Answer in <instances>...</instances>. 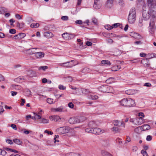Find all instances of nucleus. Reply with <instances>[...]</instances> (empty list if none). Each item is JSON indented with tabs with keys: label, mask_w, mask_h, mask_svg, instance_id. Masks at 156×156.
I'll return each instance as SVG.
<instances>
[{
	"label": "nucleus",
	"mask_w": 156,
	"mask_h": 156,
	"mask_svg": "<svg viewBox=\"0 0 156 156\" xmlns=\"http://www.w3.org/2000/svg\"><path fill=\"white\" fill-rule=\"evenodd\" d=\"M119 104L122 106L128 107H133L135 105V102L133 100L130 98L123 99L119 101Z\"/></svg>",
	"instance_id": "nucleus-1"
},
{
	"label": "nucleus",
	"mask_w": 156,
	"mask_h": 156,
	"mask_svg": "<svg viewBox=\"0 0 156 156\" xmlns=\"http://www.w3.org/2000/svg\"><path fill=\"white\" fill-rule=\"evenodd\" d=\"M100 91L105 93H113L114 91L112 87L106 85H101L98 87Z\"/></svg>",
	"instance_id": "nucleus-2"
},
{
	"label": "nucleus",
	"mask_w": 156,
	"mask_h": 156,
	"mask_svg": "<svg viewBox=\"0 0 156 156\" xmlns=\"http://www.w3.org/2000/svg\"><path fill=\"white\" fill-rule=\"evenodd\" d=\"M129 121L136 125H141L144 122V120L141 117L131 119Z\"/></svg>",
	"instance_id": "nucleus-3"
},
{
	"label": "nucleus",
	"mask_w": 156,
	"mask_h": 156,
	"mask_svg": "<svg viewBox=\"0 0 156 156\" xmlns=\"http://www.w3.org/2000/svg\"><path fill=\"white\" fill-rule=\"evenodd\" d=\"M70 130V128L68 126L60 127L56 129V132L60 134L68 133Z\"/></svg>",
	"instance_id": "nucleus-4"
},
{
	"label": "nucleus",
	"mask_w": 156,
	"mask_h": 156,
	"mask_svg": "<svg viewBox=\"0 0 156 156\" xmlns=\"http://www.w3.org/2000/svg\"><path fill=\"white\" fill-rule=\"evenodd\" d=\"M149 6H150L149 9V12H151L152 17H155L156 16V4H153Z\"/></svg>",
	"instance_id": "nucleus-5"
},
{
	"label": "nucleus",
	"mask_w": 156,
	"mask_h": 156,
	"mask_svg": "<svg viewBox=\"0 0 156 156\" xmlns=\"http://www.w3.org/2000/svg\"><path fill=\"white\" fill-rule=\"evenodd\" d=\"M102 3L101 0H94L93 7L96 9H99L101 8Z\"/></svg>",
	"instance_id": "nucleus-6"
},
{
	"label": "nucleus",
	"mask_w": 156,
	"mask_h": 156,
	"mask_svg": "<svg viewBox=\"0 0 156 156\" xmlns=\"http://www.w3.org/2000/svg\"><path fill=\"white\" fill-rule=\"evenodd\" d=\"M73 61V60H71L70 62H68L63 63H60L58 64L59 66L63 67H66L67 68L71 67L75 65V64L72 63Z\"/></svg>",
	"instance_id": "nucleus-7"
},
{
	"label": "nucleus",
	"mask_w": 156,
	"mask_h": 156,
	"mask_svg": "<svg viewBox=\"0 0 156 156\" xmlns=\"http://www.w3.org/2000/svg\"><path fill=\"white\" fill-rule=\"evenodd\" d=\"M142 16L145 20H148L151 16H152L151 12H149V10L148 11H146V10L143 11L142 12Z\"/></svg>",
	"instance_id": "nucleus-8"
},
{
	"label": "nucleus",
	"mask_w": 156,
	"mask_h": 156,
	"mask_svg": "<svg viewBox=\"0 0 156 156\" xmlns=\"http://www.w3.org/2000/svg\"><path fill=\"white\" fill-rule=\"evenodd\" d=\"M92 133L95 134H99L104 132V130H101V129L97 128H94L92 129Z\"/></svg>",
	"instance_id": "nucleus-9"
},
{
	"label": "nucleus",
	"mask_w": 156,
	"mask_h": 156,
	"mask_svg": "<svg viewBox=\"0 0 156 156\" xmlns=\"http://www.w3.org/2000/svg\"><path fill=\"white\" fill-rule=\"evenodd\" d=\"M155 24L153 22L149 23V31L151 34H153L154 31V27Z\"/></svg>",
	"instance_id": "nucleus-10"
},
{
	"label": "nucleus",
	"mask_w": 156,
	"mask_h": 156,
	"mask_svg": "<svg viewBox=\"0 0 156 156\" xmlns=\"http://www.w3.org/2000/svg\"><path fill=\"white\" fill-rule=\"evenodd\" d=\"M69 122L70 124H72L79 123L77 117L70 118L69 120Z\"/></svg>",
	"instance_id": "nucleus-11"
},
{
	"label": "nucleus",
	"mask_w": 156,
	"mask_h": 156,
	"mask_svg": "<svg viewBox=\"0 0 156 156\" xmlns=\"http://www.w3.org/2000/svg\"><path fill=\"white\" fill-rule=\"evenodd\" d=\"M49 119L55 122H60L61 119V118L58 115L51 116L49 117Z\"/></svg>",
	"instance_id": "nucleus-12"
},
{
	"label": "nucleus",
	"mask_w": 156,
	"mask_h": 156,
	"mask_svg": "<svg viewBox=\"0 0 156 156\" xmlns=\"http://www.w3.org/2000/svg\"><path fill=\"white\" fill-rule=\"evenodd\" d=\"M44 53L43 52H37L35 53L34 56L37 59H40L44 57Z\"/></svg>",
	"instance_id": "nucleus-13"
},
{
	"label": "nucleus",
	"mask_w": 156,
	"mask_h": 156,
	"mask_svg": "<svg viewBox=\"0 0 156 156\" xmlns=\"http://www.w3.org/2000/svg\"><path fill=\"white\" fill-rule=\"evenodd\" d=\"M26 36V34L24 33H21L18 34L14 36V38L17 40H20Z\"/></svg>",
	"instance_id": "nucleus-14"
},
{
	"label": "nucleus",
	"mask_w": 156,
	"mask_h": 156,
	"mask_svg": "<svg viewBox=\"0 0 156 156\" xmlns=\"http://www.w3.org/2000/svg\"><path fill=\"white\" fill-rule=\"evenodd\" d=\"M44 37L48 39H49L53 37V33L50 31H46L44 32Z\"/></svg>",
	"instance_id": "nucleus-15"
},
{
	"label": "nucleus",
	"mask_w": 156,
	"mask_h": 156,
	"mask_svg": "<svg viewBox=\"0 0 156 156\" xmlns=\"http://www.w3.org/2000/svg\"><path fill=\"white\" fill-rule=\"evenodd\" d=\"M39 48H31L28 49L27 50V53L29 55H32L33 54H34L35 53H36L35 51V50H36L37 49H39Z\"/></svg>",
	"instance_id": "nucleus-16"
},
{
	"label": "nucleus",
	"mask_w": 156,
	"mask_h": 156,
	"mask_svg": "<svg viewBox=\"0 0 156 156\" xmlns=\"http://www.w3.org/2000/svg\"><path fill=\"white\" fill-rule=\"evenodd\" d=\"M51 111L53 112H61L64 111V107L63 106H60L57 108H52Z\"/></svg>",
	"instance_id": "nucleus-17"
},
{
	"label": "nucleus",
	"mask_w": 156,
	"mask_h": 156,
	"mask_svg": "<svg viewBox=\"0 0 156 156\" xmlns=\"http://www.w3.org/2000/svg\"><path fill=\"white\" fill-rule=\"evenodd\" d=\"M139 127H140L141 130L142 131L147 130L150 129L151 128L150 126L147 124L143 125L141 126H139Z\"/></svg>",
	"instance_id": "nucleus-18"
},
{
	"label": "nucleus",
	"mask_w": 156,
	"mask_h": 156,
	"mask_svg": "<svg viewBox=\"0 0 156 156\" xmlns=\"http://www.w3.org/2000/svg\"><path fill=\"white\" fill-rule=\"evenodd\" d=\"M136 18V16H129L128 18L129 22L130 23H133L135 21Z\"/></svg>",
	"instance_id": "nucleus-19"
},
{
	"label": "nucleus",
	"mask_w": 156,
	"mask_h": 156,
	"mask_svg": "<svg viewBox=\"0 0 156 156\" xmlns=\"http://www.w3.org/2000/svg\"><path fill=\"white\" fill-rule=\"evenodd\" d=\"M114 0H107L106 5L109 8H111L113 5Z\"/></svg>",
	"instance_id": "nucleus-20"
},
{
	"label": "nucleus",
	"mask_w": 156,
	"mask_h": 156,
	"mask_svg": "<svg viewBox=\"0 0 156 156\" xmlns=\"http://www.w3.org/2000/svg\"><path fill=\"white\" fill-rule=\"evenodd\" d=\"M136 11L135 8H132L129 11V16H136Z\"/></svg>",
	"instance_id": "nucleus-21"
},
{
	"label": "nucleus",
	"mask_w": 156,
	"mask_h": 156,
	"mask_svg": "<svg viewBox=\"0 0 156 156\" xmlns=\"http://www.w3.org/2000/svg\"><path fill=\"white\" fill-rule=\"evenodd\" d=\"M141 63L145 67H148L150 65L149 61L146 59H144L141 60Z\"/></svg>",
	"instance_id": "nucleus-22"
},
{
	"label": "nucleus",
	"mask_w": 156,
	"mask_h": 156,
	"mask_svg": "<svg viewBox=\"0 0 156 156\" xmlns=\"http://www.w3.org/2000/svg\"><path fill=\"white\" fill-rule=\"evenodd\" d=\"M96 125L97 124L94 121H90L88 124V126L89 127H91L92 129L96 127Z\"/></svg>",
	"instance_id": "nucleus-23"
},
{
	"label": "nucleus",
	"mask_w": 156,
	"mask_h": 156,
	"mask_svg": "<svg viewBox=\"0 0 156 156\" xmlns=\"http://www.w3.org/2000/svg\"><path fill=\"white\" fill-rule=\"evenodd\" d=\"M11 89L13 90H20L21 89V87L18 85H12L11 86Z\"/></svg>",
	"instance_id": "nucleus-24"
},
{
	"label": "nucleus",
	"mask_w": 156,
	"mask_h": 156,
	"mask_svg": "<svg viewBox=\"0 0 156 156\" xmlns=\"http://www.w3.org/2000/svg\"><path fill=\"white\" fill-rule=\"evenodd\" d=\"M80 91H81L82 94L84 95H87L90 93L89 90L85 89H80Z\"/></svg>",
	"instance_id": "nucleus-25"
},
{
	"label": "nucleus",
	"mask_w": 156,
	"mask_h": 156,
	"mask_svg": "<svg viewBox=\"0 0 156 156\" xmlns=\"http://www.w3.org/2000/svg\"><path fill=\"white\" fill-rule=\"evenodd\" d=\"M121 68V66L119 65H116L112 67L111 70L113 71H117Z\"/></svg>",
	"instance_id": "nucleus-26"
},
{
	"label": "nucleus",
	"mask_w": 156,
	"mask_h": 156,
	"mask_svg": "<svg viewBox=\"0 0 156 156\" xmlns=\"http://www.w3.org/2000/svg\"><path fill=\"white\" fill-rule=\"evenodd\" d=\"M91 70L88 68H84L82 69L81 72L84 73H87L90 72Z\"/></svg>",
	"instance_id": "nucleus-27"
},
{
	"label": "nucleus",
	"mask_w": 156,
	"mask_h": 156,
	"mask_svg": "<svg viewBox=\"0 0 156 156\" xmlns=\"http://www.w3.org/2000/svg\"><path fill=\"white\" fill-rule=\"evenodd\" d=\"M13 141L14 143L19 145H21L22 144V141L18 139H13Z\"/></svg>",
	"instance_id": "nucleus-28"
},
{
	"label": "nucleus",
	"mask_w": 156,
	"mask_h": 156,
	"mask_svg": "<svg viewBox=\"0 0 156 156\" xmlns=\"http://www.w3.org/2000/svg\"><path fill=\"white\" fill-rule=\"evenodd\" d=\"M78 120V121H79V123L82 122L85 120H86V118L83 116H80L77 117Z\"/></svg>",
	"instance_id": "nucleus-29"
},
{
	"label": "nucleus",
	"mask_w": 156,
	"mask_h": 156,
	"mask_svg": "<svg viewBox=\"0 0 156 156\" xmlns=\"http://www.w3.org/2000/svg\"><path fill=\"white\" fill-rule=\"evenodd\" d=\"M75 36L76 35H75L73 34L69 33L67 38V40L72 39L74 38Z\"/></svg>",
	"instance_id": "nucleus-30"
},
{
	"label": "nucleus",
	"mask_w": 156,
	"mask_h": 156,
	"mask_svg": "<svg viewBox=\"0 0 156 156\" xmlns=\"http://www.w3.org/2000/svg\"><path fill=\"white\" fill-rule=\"evenodd\" d=\"M70 87L73 90H76L75 92H74L73 93L74 94H78V91H80V89L79 88H77L76 87H73V86H70Z\"/></svg>",
	"instance_id": "nucleus-31"
},
{
	"label": "nucleus",
	"mask_w": 156,
	"mask_h": 156,
	"mask_svg": "<svg viewBox=\"0 0 156 156\" xmlns=\"http://www.w3.org/2000/svg\"><path fill=\"white\" fill-rule=\"evenodd\" d=\"M98 96L95 95H90L88 96V98L92 100H96L98 98Z\"/></svg>",
	"instance_id": "nucleus-32"
},
{
	"label": "nucleus",
	"mask_w": 156,
	"mask_h": 156,
	"mask_svg": "<svg viewBox=\"0 0 156 156\" xmlns=\"http://www.w3.org/2000/svg\"><path fill=\"white\" fill-rule=\"evenodd\" d=\"M120 122L118 120H115L112 122V123L115 126H119L120 125Z\"/></svg>",
	"instance_id": "nucleus-33"
},
{
	"label": "nucleus",
	"mask_w": 156,
	"mask_h": 156,
	"mask_svg": "<svg viewBox=\"0 0 156 156\" xmlns=\"http://www.w3.org/2000/svg\"><path fill=\"white\" fill-rule=\"evenodd\" d=\"M69 33H64L62 34V37L66 40H67V38Z\"/></svg>",
	"instance_id": "nucleus-34"
},
{
	"label": "nucleus",
	"mask_w": 156,
	"mask_h": 156,
	"mask_svg": "<svg viewBox=\"0 0 156 156\" xmlns=\"http://www.w3.org/2000/svg\"><path fill=\"white\" fill-rule=\"evenodd\" d=\"M49 122V120L48 119L44 118L41 119L40 120V122L41 123H43L44 124L48 123Z\"/></svg>",
	"instance_id": "nucleus-35"
},
{
	"label": "nucleus",
	"mask_w": 156,
	"mask_h": 156,
	"mask_svg": "<svg viewBox=\"0 0 156 156\" xmlns=\"http://www.w3.org/2000/svg\"><path fill=\"white\" fill-rule=\"evenodd\" d=\"M77 41L79 43V44L80 45V46L79 47V48H80V49H83V48H84L83 47V46H82L83 43V42H81V40L80 39H78L77 40Z\"/></svg>",
	"instance_id": "nucleus-36"
},
{
	"label": "nucleus",
	"mask_w": 156,
	"mask_h": 156,
	"mask_svg": "<svg viewBox=\"0 0 156 156\" xmlns=\"http://www.w3.org/2000/svg\"><path fill=\"white\" fill-rule=\"evenodd\" d=\"M66 156H80V154H78L74 153H67L66 154Z\"/></svg>",
	"instance_id": "nucleus-37"
},
{
	"label": "nucleus",
	"mask_w": 156,
	"mask_h": 156,
	"mask_svg": "<svg viewBox=\"0 0 156 156\" xmlns=\"http://www.w3.org/2000/svg\"><path fill=\"white\" fill-rule=\"evenodd\" d=\"M39 24L38 23H32L30 26V27L32 28H37L38 27H39Z\"/></svg>",
	"instance_id": "nucleus-38"
},
{
	"label": "nucleus",
	"mask_w": 156,
	"mask_h": 156,
	"mask_svg": "<svg viewBox=\"0 0 156 156\" xmlns=\"http://www.w3.org/2000/svg\"><path fill=\"white\" fill-rule=\"evenodd\" d=\"M102 64H107V65H111V63L110 61L108 60H103L101 62Z\"/></svg>",
	"instance_id": "nucleus-39"
},
{
	"label": "nucleus",
	"mask_w": 156,
	"mask_h": 156,
	"mask_svg": "<svg viewBox=\"0 0 156 156\" xmlns=\"http://www.w3.org/2000/svg\"><path fill=\"white\" fill-rule=\"evenodd\" d=\"M111 130L112 132L115 133H116L118 132L119 128L117 127H113L111 129Z\"/></svg>",
	"instance_id": "nucleus-40"
},
{
	"label": "nucleus",
	"mask_w": 156,
	"mask_h": 156,
	"mask_svg": "<svg viewBox=\"0 0 156 156\" xmlns=\"http://www.w3.org/2000/svg\"><path fill=\"white\" fill-rule=\"evenodd\" d=\"M48 69V67L47 66H40L39 69L38 70L39 71L41 70H42L43 71H45L46 69Z\"/></svg>",
	"instance_id": "nucleus-41"
},
{
	"label": "nucleus",
	"mask_w": 156,
	"mask_h": 156,
	"mask_svg": "<svg viewBox=\"0 0 156 156\" xmlns=\"http://www.w3.org/2000/svg\"><path fill=\"white\" fill-rule=\"evenodd\" d=\"M156 54H154L153 53H149L147 55L148 57V59L154 57H155Z\"/></svg>",
	"instance_id": "nucleus-42"
},
{
	"label": "nucleus",
	"mask_w": 156,
	"mask_h": 156,
	"mask_svg": "<svg viewBox=\"0 0 156 156\" xmlns=\"http://www.w3.org/2000/svg\"><path fill=\"white\" fill-rule=\"evenodd\" d=\"M31 92L30 90H29L28 89H26L25 90V94H26V95L27 96H29L31 94Z\"/></svg>",
	"instance_id": "nucleus-43"
},
{
	"label": "nucleus",
	"mask_w": 156,
	"mask_h": 156,
	"mask_svg": "<svg viewBox=\"0 0 156 156\" xmlns=\"http://www.w3.org/2000/svg\"><path fill=\"white\" fill-rule=\"evenodd\" d=\"M117 2L121 6H123L124 5L123 0H116Z\"/></svg>",
	"instance_id": "nucleus-44"
},
{
	"label": "nucleus",
	"mask_w": 156,
	"mask_h": 156,
	"mask_svg": "<svg viewBox=\"0 0 156 156\" xmlns=\"http://www.w3.org/2000/svg\"><path fill=\"white\" fill-rule=\"evenodd\" d=\"M132 36L135 38H138L140 37V36L138 34L135 33H131ZM132 36V35H131Z\"/></svg>",
	"instance_id": "nucleus-45"
},
{
	"label": "nucleus",
	"mask_w": 156,
	"mask_h": 156,
	"mask_svg": "<svg viewBox=\"0 0 156 156\" xmlns=\"http://www.w3.org/2000/svg\"><path fill=\"white\" fill-rule=\"evenodd\" d=\"M91 127L90 128H87L85 129V131L86 132L90 133H92V129H91Z\"/></svg>",
	"instance_id": "nucleus-46"
},
{
	"label": "nucleus",
	"mask_w": 156,
	"mask_h": 156,
	"mask_svg": "<svg viewBox=\"0 0 156 156\" xmlns=\"http://www.w3.org/2000/svg\"><path fill=\"white\" fill-rule=\"evenodd\" d=\"M34 114L35 117H36V119H41V116L40 115L37 114V113H34Z\"/></svg>",
	"instance_id": "nucleus-47"
},
{
	"label": "nucleus",
	"mask_w": 156,
	"mask_h": 156,
	"mask_svg": "<svg viewBox=\"0 0 156 156\" xmlns=\"http://www.w3.org/2000/svg\"><path fill=\"white\" fill-rule=\"evenodd\" d=\"M47 101L48 103L51 104L53 103V99L50 98H48L47 99Z\"/></svg>",
	"instance_id": "nucleus-48"
},
{
	"label": "nucleus",
	"mask_w": 156,
	"mask_h": 156,
	"mask_svg": "<svg viewBox=\"0 0 156 156\" xmlns=\"http://www.w3.org/2000/svg\"><path fill=\"white\" fill-rule=\"evenodd\" d=\"M141 152L143 154V156H148L146 151L143 150H141Z\"/></svg>",
	"instance_id": "nucleus-49"
},
{
	"label": "nucleus",
	"mask_w": 156,
	"mask_h": 156,
	"mask_svg": "<svg viewBox=\"0 0 156 156\" xmlns=\"http://www.w3.org/2000/svg\"><path fill=\"white\" fill-rule=\"evenodd\" d=\"M65 78L66 79V81L68 82L72 81L73 80V78L72 77L68 76L67 77H65Z\"/></svg>",
	"instance_id": "nucleus-50"
},
{
	"label": "nucleus",
	"mask_w": 156,
	"mask_h": 156,
	"mask_svg": "<svg viewBox=\"0 0 156 156\" xmlns=\"http://www.w3.org/2000/svg\"><path fill=\"white\" fill-rule=\"evenodd\" d=\"M154 0H147V2L148 5L153 4Z\"/></svg>",
	"instance_id": "nucleus-51"
},
{
	"label": "nucleus",
	"mask_w": 156,
	"mask_h": 156,
	"mask_svg": "<svg viewBox=\"0 0 156 156\" xmlns=\"http://www.w3.org/2000/svg\"><path fill=\"white\" fill-rule=\"evenodd\" d=\"M105 29H107L108 30H110L112 29V26H110L109 25H107L105 27Z\"/></svg>",
	"instance_id": "nucleus-52"
},
{
	"label": "nucleus",
	"mask_w": 156,
	"mask_h": 156,
	"mask_svg": "<svg viewBox=\"0 0 156 156\" xmlns=\"http://www.w3.org/2000/svg\"><path fill=\"white\" fill-rule=\"evenodd\" d=\"M27 21L29 23L32 22L34 20L32 19V18L30 17H28L27 18Z\"/></svg>",
	"instance_id": "nucleus-53"
},
{
	"label": "nucleus",
	"mask_w": 156,
	"mask_h": 156,
	"mask_svg": "<svg viewBox=\"0 0 156 156\" xmlns=\"http://www.w3.org/2000/svg\"><path fill=\"white\" fill-rule=\"evenodd\" d=\"M143 22V20L141 18H140L139 20V26L140 27H141L143 25L142 24Z\"/></svg>",
	"instance_id": "nucleus-54"
},
{
	"label": "nucleus",
	"mask_w": 156,
	"mask_h": 156,
	"mask_svg": "<svg viewBox=\"0 0 156 156\" xmlns=\"http://www.w3.org/2000/svg\"><path fill=\"white\" fill-rule=\"evenodd\" d=\"M61 19L64 21L67 20L68 19V17L67 16H63L61 17Z\"/></svg>",
	"instance_id": "nucleus-55"
},
{
	"label": "nucleus",
	"mask_w": 156,
	"mask_h": 156,
	"mask_svg": "<svg viewBox=\"0 0 156 156\" xmlns=\"http://www.w3.org/2000/svg\"><path fill=\"white\" fill-rule=\"evenodd\" d=\"M119 25H120L119 23H115L114 24L112 25V29H113V28L117 27H118L119 26Z\"/></svg>",
	"instance_id": "nucleus-56"
},
{
	"label": "nucleus",
	"mask_w": 156,
	"mask_h": 156,
	"mask_svg": "<svg viewBox=\"0 0 156 156\" xmlns=\"http://www.w3.org/2000/svg\"><path fill=\"white\" fill-rule=\"evenodd\" d=\"M68 105L69 107L71 108H73L74 106L72 102L69 103Z\"/></svg>",
	"instance_id": "nucleus-57"
},
{
	"label": "nucleus",
	"mask_w": 156,
	"mask_h": 156,
	"mask_svg": "<svg viewBox=\"0 0 156 156\" xmlns=\"http://www.w3.org/2000/svg\"><path fill=\"white\" fill-rule=\"evenodd\" d=\"M16 17L19 19H21L22 18V16H20L19 14H16L15 15Z\"/></svg>",
	"instance_id": "nucleus-58"
},
{
	"label": "nucleus",
	"mask_w": 156,
	"mask_h": 156,
	"mask_svg": "<svg viewBox=\"0 0 156 156\" xmlns=\"http://www.w3.org/2000/svg\"><path fill=\"white\" fill-rule=\"evenodd\" d=\"M131 141V139L130 137L128 136H126V140L125 141V143H127Z\"/></svg>",
	"instance_id": "nucleus-59"
},
{
	"label": "nucleus",
	"mask_w": 156,
	"mask_h": 156,
	"mask_svg": "<svg viewBox=\"0 0 156 156\" xmlns=\"http://www.w3.org/2000/svg\"><path fill=\"white\" fill-rule=\"evenodd\" d=\"M152 139V136L151 135H148L146 138V140L148 141H150Z\"/></svg>",
	"instance_id": "nucleus-60"
},
{
	"label": "nucleus",
	"mask_w": 156,
	"mask_h": 156,
	"mask_svg": "<svg viewBox=\"0 0 156 156\" xmlns=\"http://www.w3.org/2000/svg\"><path fill=\"white\" fill-rule=\"evenodd\" d=\"M107 152L104 150H102L101 151V154L103 156H105Z\"/></svg>",
	"instance_id": "nucleus-61"
},
{
	"label": "nucleus",
	"mask_w": 156,
	"mask_h": 156,
	"mask_svg": "<svg viewBox=\"0 0 156 156\" xmlns=\"http://www.w3.org/2000/svg\"><path fill=\"white\" fill-rule=\"evenodd\" d=\"M9 33L12 34H15L16 33V30L14 29H11L9 30Z\"/></svg>",
	"instance_id": "nucleus-62"
},
{
	"label": "nucleus",
	"mask_w": 156,
	"mask_h": 156,
	"mask_svg": "<svg viewBox=\"0 0 156 156\" xmlns=\"http://www.w3.org/2000/svg\"><path fill=\"white\" fill-rule=\"evenodd\" d=\"M58 88L60 90H65L66 87L62 85H60L58 86Z\"/></svg>",
	"instance_id": "nucleus-63"
},
{
	"label": "nucleus",
	"mask_w": 156,
	"mask_h": 156,
	"mask_svg": "<svg viewBox=\"0 0 156 156\" xmlns=\"http://www.w3.org/2000/svg\"><path fill=\"white\" fill-rule=\"evenodd\" d=\"M137 147L136 146H134L132 147V150L133 151L135 152L137 150Z\"/></svg>",
	"instance_id": "nucleus-64"
}]
</instances>
